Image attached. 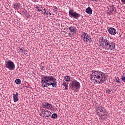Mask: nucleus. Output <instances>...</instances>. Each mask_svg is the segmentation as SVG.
Here are the masks:
<instances>
[{
	"mask_svg": "<svg viewBox=\"0 0 125 125\" xmlns=\"http://www.w3.org/2000/svg\"><path fill=\"white\" fill-rule=\"evenodd\" d=\"M115 80L117 83H118L119 84L121 83V80H120V78L119 77L115 78Z\"/></svg>",
	"mask_w": 125,
	"mask_h": 125,
	"instance_id": "nucleus-22",
	"label": "nucleus"
},
{
	"mask_svg": "<svg viewBox=\"0 0 125 125\" xmlns=\"http://www.w3.org/2000/svg\"><path fill=\"white\" fill-rule=\"evenodd\" d=\"M55 9H57V7H55Z\"/></svg>",
	"mask_w": 125,
	"mask_h": 125,
	"instance_id": "nucleus-34",
	"label": "nucleus"
},
{
	"mask_svg": "<svg viewBox=\"0 0 125 125\" xmlns=\"http://www.w3.org/2000/svg\"><path fill=\"white\" fill-rule=\"evenodd\" d=\"M85 11H86V13H87L88 14H89L90 15H91V14H92V9L90 7H88L86 9Z\"/></svg>",
	"mask_w": 125,
	"mask_h": 125,
	"instance_id": "nucleus-13",
	"label": "nucleus"
},
{
	"mask_svg": "<svg viewBox=\"0 0 125 125\" xmlns=\"http://www.w3.org/2000/svg\"><path fill=\"white\" fill-rule=\"evenodd\" d=\"M20 50L21 51V53H22V54H25V49L24 48H20Z\"/></svg>",
	"mask_w": 125,
	"mask_h": 125,
	"instance_id": "nucleus-21",
	"label": "nucleus"
},
{
	"mask_svg": "<svg viewBox=\"0 0 125 125\" xmlns=\"http://www.w3.org/2000/svg\"><path fill=\"white\" fill-rule=\"evenodd\" d=\"M104 77H105V74L98 71H94L91 75L92 82L96 84L102 83Z\"/></svg>",
	"mask_w": 125,
	"mask_h": 125,
	"instance_id": "nucleus-2",
	"label": "nucleus"
},
{
	"mask_svg": "<svg viewBox=\"0 0 125 125\" xmlns=\"http://www.w3.org/2000/svg\"><path fill=\"white\" fill-rule=\"evenodd\" d=\"M42 108H44V109H47V110H51V109L53 108V106L50 104L49 103L43 102L42 104Z\"/></svg>",
	"mask_w": 125,
	"mask_h": 125,
	"instance_id": "nucleus-8",
	"label": "nucleus"
},
{
	"mask_svg": "<svg viewBox=\"0 0 125 125\" xmlns=\"http://www.w3.org/2000/svg\"><path fill=\"white\" fill-rule=\"evenodd\" d=\"M69 30L70 32H75L76 31V28L74 27V26H71L69 27Z\"/></svg>",
	"mask_w": 125,
	"mask_h": 125,
	"instance_id": "nucleus-19",
	"label": "nucleus"
},
{
	"mask_svg": "<svg viewBox=\"0 0 125 125\" xmlns=\"http://www.w3.org/2000/svg\"><path fill=\"white\" fill-rule=\"evenodd\" d=\"M13 8L16 10L18 9V8H19V4H18V3H14V4H13Z\"/></svg>",
	"mask_w": 125,
	"mask_h": 125,
	"instance_id": "nucleus-15",
	"label": "nucleus"
},
{
	"mask_svg": "<svg viewBox=\"0 0 125 125\" xmlns=\"http://www.w3.org/2000/svg\"><path fill=\"white\" fill-rule=\"evenodd\" d=\"M121 80L122 82H125V76L124 75L121 76Z\"/></svg>",
	"mask_w": 125,
	"mask_h": 125,
	"instance_id": "nucleus-26",
	"label": "nucleus"
},
{
	"mask_svg": "<svg viewBox=\"0 0 125 125\" xmlns=\"http://www.w3.org/2000/svg\"><path fill=\"white\" fill-rule=\"evenodd\" d=\"M15 83L16 84L19 85L21 83V80L19 79H16Z\"/></svg>",
	"mask_w": 125,
	"mask_h": 125,
	"instance_id": "nucleus-18",
	"label": "nucleus"
},
{
	"mask_svg": "<svg viewBox=\"0 0 125 125\" xmlns=\"http://www.w3.org/2000/svg\"><path fill=\"white\" fill-rule=\"evenodd\" d=\"M68 34L69 35V37H72V36L74 35V33L71 32H68Z\"/></svg>",
	"mask_w": 125,
	"mask_h": 125,
	"instance_id": "nucleus-30",
	"label": "nucleus"
},
{
	"mask_svg": "<svg viewBox=\"0 0 125 125\" xmlns=\"http://www.w3.org/2000/svg\"><path fill=\"white\" fill-rule=\"evenodd\" d=\"M111 92H112V90H110V89H108L106 90V93H107L108 94H110L111 93Z\"/></svg>",
	"mask_w": 125,
	"mask_h": 125,
	"instance_id": "nucleus-27",
	"label": "nucleus"
},
{
	"mask_svg": "<svg viewBox=\"0 0 125 125\" xmlns=\"http://www.w3.org/2000/svg\"><path fill=\"white\" fill-rule=\"evenodd\" d=\"M44 116H45L46 119H47V118H49L50 116H51V112L47 110H44Z\"/></svg>",
	"mask_w": 125,
	"mask_h": 125,
	"instance_id": "nucleus-9",
	"label": "nucleus"
},
{
	"mask_svg": "<svg viewBox=\"0 0 125 125\" xmlns=\"http://www.w3.org/2000/svg\"><path fill=\"white\" fill-rule=\"evenodd\" d=\"M44 10V12L43 11V13H44V14H46V15H48V10L45 9Z\"/></svg>",
	"mask_w": 125,
	"mask_h": 125,
	"instance_id": "nucleus-25",
	"label": "nucleus"
},
{
	"mask_svg": "<svg viewBox=\"0 0 125 125\" xmlns=\"http://www.w3.org/2000/svg\"><path fill=\"white\" fill-rule=\"evenodd\" d=\"M96 111L97 113H105V110H104V108L102 107V106H99L96 109Z\"/></svg>",
	"mask_w": 125,
	"mask_h": 125,
	"instance_id": "nucleus-12",
	"label": "nucleus"
},
{
	"mask_svg": "<svg viewBox=\"0 0 125 125\" xmlns=\"http://www.w3.org/2000/svg\"><path fill=\"white\" fill-rule=\"evenodd\" d=\"M41 83L43 87L52 86L54 88L57 86L56 79L51 75L45 76L41 79Z\"/></svg>",
	"mask_w": 125,
	"mask_h": 125,
	"instance_id": "nucleus-1",
	"label": "nucleus"
},
{
	"mask_svg": "<svg viewBox=\"0 0 125 125\" xmlns=\"http://www.w3.org/2000/svg\"><path fill=\"white\" fill-rule=\"evenodd\" d=\"M100 46L101 48H102L103 49H105V48H106V46L104 45V43L100 44Z\"/></svg>",
	"mask_w": 125,
	"mask_h": 125,
	"instance_id": "nucleus-23",
	"label": "nucleus"
},
{
	"mask_svg": "<svg viewBox=\"0 0 125 125\" xmlns=\"http://www.w3.org/2000/svg\"><path fill=\"white\" fill-rule=\"evenodd\" d=\"M108 32H116V29L113 27L108 28Z\"/></svg>",
	"mask_w": 125,
	"mask_h": 125,
	"instance_id": "nucleus-20",
	"label": "nucleus"
},
{
	"mask_svg": "<svg viewBox=\"0 0 125 125\" xmlns=\"http://www.w3.org/2000/svg\"><path fill=\"white\" fill-rule=\"evenodd\" d=\"M104 45H105V49H106V50H110L111 51V50H114L115 48V43L109 41V40L105 41Z\"/></svg>",
	"mask_w": 125,
	"mask_h": 125,
	"instance_id": "nucleus-3",
	"label": "nucleus"
},
{
	"mask_svg": "<svg viewBox=\"0 0 125 125\" xmlns=\"http://www.w3.org/2000/svg\"><path fill=\"white\" fill-rule=\"evenodd\" d=\"M48 15H51V13H50V12H48Z\"/></svg>",
	"mask_w": 125,
	"mask_h": 125,
	"instance_id": "nucleus-32",
	"label": "nucleus"
},
{
	"mask_svg": "<svg viewBox=\"0 0 125 125\" xmlns=\"http://www.w3.org/2000/svg\"><path fill=\"white\" fill-rule=\"evenodd\" d=\"M109 34H110L111 35H116V34H117V32H109Z\"/></svg>",
	"mask_w": 125,
	"mask_h": 125,
	"instance_id": "nucleus-29",
	"label": "nucleus"
},
{
	"mask_svg": "<svg viewBox=\"0 0 125 125\" xmlns=\"http://www.w3.org/2000/svg\"><path fill=\"white\" fill-rule=\"evenodd\" d=\"M5 66L6 68L10 71H12L15 69V65L14 64V62L11 61V60H8V61L5 62Z\"/></svg>",
	"mask_w": 125,
	"mask_h": 125,
	"instance_id": "nucleus-5",
	"label": "nucleus"
},
{
	"mask_svg": "<svg viewBox=\"0 0 125 125\" xmlns=\"http://www.w3.org/2000/svg\"><path fill=\"white\" fill-rule=\"evenodd\" d=\"M36 8L37 9L38 11H42L43 12L42 10H45V8H43L42 7H36Z\"/></svg>",
	"mask_w": 125,
	"mask_h": 125,
	"instance_id": "nucleus-16",
	"label": "nucleus"
},
{
	"mask_svg": "<svg viewBox=\"0 0 125 125\" xmlns=\"http://www.w3.org/2000/svg\"><path fill=\"white\" fill-rule=\"evenodd\" d=\"M122 4H125V0H121Z\"/></svg>",
	"mask_w": 125,
	"mask_h": 125,
	"instance_id": "nucleus-31",
	"label": "nucleus"
},
{
	"mask_svg": "<svg viewBox=\"0 0 125 125\" xmlns=\"http://www.w3.org/2000/svg\"><path fill=\"white\" fill-rule=\"evenodd\" d=\"M70 85L71 89H73L74 90H77V89H79V88H80L81 84L77 80L74 79L71 81Z\"/></svg>",
	"mask_w": 125,
	"mask_h": 125,
	"instance_id": "nucleus-4",
	"label": "nucleus"
},
{
	"mask_svg": "<svg viewBox=\"0 0 125 125\" xmlns=\"http://www.w3.org/2000/svg\"><path fill=\"white\" fill-rule=\"evenodd\" d=\"M92 1H96L97 0H91Z\"/></svg>",
	"mask_w": 125,
	"mask_h": 125,
	"instance_id": "nucleus-33",
	"label": "nucleus"
},
{
	"mask_svg": "<svg viewBox=\"0 0 125 125\" xmlns=\"http://www.w3.org/2000/svg\"><path fill=\"white\" fill-rule=\"evenodd\" d=\"M62 85L64 86L65 89L66 90L69 89V86H68V83H67V82H66V81L63 82Z\"/></svg>",
	"mask_w": 125,
	"mask_h": 125,
	"instance_id": "nucleus-14",
	"label": "nucleus"
},
{
	"mask_svg": "<svg viewBox=\"0 0 125 125\" xmlns=\"http://www.w3.org/2000/svg\"><path fill=\"white\" fill-rule=\"evenodd\" d=\"M106 41H107L108 40L105 39V38L103 37H101L99 39V42H100V43L102 44H105Z\"/></svg>",
	"mask_w": 125,
	"mask_h": 125,
	"instance_id": "nucleus-10",
	"label": "nucleus"
},
{
	"mask_svg": "<svg viewBox=\"0 0 125 125\" xmlns=\"http://www.w3.org/2000/svg\"><path fill=\"white\" fill-rule=\"evenodd\" d=\"M69 16H72L73 18L75 19H78L79 17H81V14L75 12L74 9H70L69 11Z\"/></svg>",
	"mask_w": 125,
	"mask_h": 125,
	"instance_id": "nucleus-6",
	"label": "nucleus"
},
{
	"mask_svg": "<svg viewBox=\"0 0 125 125\" xmlns=\"http://www.w3.org/2000/svg\"><path fill=\"white\" fill-rule=\"evenodd\" d=\"M40 70H41V71H44L45 70V68L44 66H41L40 67Z\"/></svg>",
	"mask_w": 125,
	"mask_h": 125,
	"instance_id": "nucleus-28",
	"label": "nucleus"
},
{
	"mask_svg": "<svg viewBox=\"0 0 125 125\" xmlns=\"http://www.w3.org/2000/svg\"><path fill=\"white\" fill-rule=\"evenodd\" d=\"M52 119H56V118H57V114H56V113H53L52 115Z\"/></svg>",
	"mask_w": 125,
	"mask_h": 125,
	"instance_id": "nucleus-24",
	"label": "nucleus"
},
{
	"mask_svg": "<svg viewBox=\"0 0 125 125\" xmlns=\"http://www.w3.org/2000/svg\"><path fill=\"white\" fill-rule=\"evenodd\" d=\"M33 0V1H34V0Z\"/></svg>",
	"mask_w": 125,
	"mask_h": 125,
	"instance_id": "nucleus-35",
	"label": "nucleus"
},
{
	"mask_svg": "<svg viewBox=\"0 0 125 125\" xmlns=\"http://www.w3.org/2000/svg\"><path fill=\"white\" fill-rule=\"evenodd\" d=\"M13 97L14 102H17L18 101V93L16 92V94H13Z\"/></svg>",
	"mask_w": 125,
	"mask_h": 125,
	"instance_id": "nucleus-11",
	"label": "nucleus"
},
{
	"mask_svg": "<svg viewBox=\"0 0 125 125\" xmlns=\"http://www.w3.org/2000/svg\"><path fill=\"white\" fill-rule=\"evenodd\" d=\"M64 78L66 82H70V76H66L65 77H64Z\"/></svg>",
	"mask_w": 125,
	"mask_h": 125,
	"instance_id": "nucleus-17",
	"label": "nucleus"
},
{
	"mask_svg": "<svg viewBox=\"0 0 125 125\" xmlns=\"http://www.w3.org/2000/svg\"><path fill=\"white\" fill-rule=\"evenodd\" d=\"M82 37L83 39L86 40L87 42H91V37L88 36V34L85 32H82Z\"/></svg>",
	"mask_w": 125,
	"mask_h": 125,
	"instance_id": "nucleus-7",
	"label": "nucleus"
}]
</instances>
